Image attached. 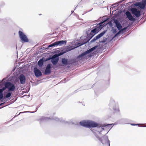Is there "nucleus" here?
Instances as JSON below:
<instances>
[{
  "label": "nucleus",
  "instance_id": "nucleus-21",
  "mask_svg": "<svg viewBox=\"0 0 146 146\" xmlns=\"http://www.w3.org/2000/svg\"><path fill=\"white\" fill-rule=\"evenodd\" d=\"M56 46H61L63 44H65L66 43V40H60L55 42Z\"/></svg>",
  "mask_w": 146,
  "mask_h": 146
},
{
  "label": "nucleus",
  "instance_id": "nucleus-60",
  "mask_svg": "<svg viewBox=\"0 0 146 146\" xmlns=\"http://www.w3.org/2000/svg\"><path fill=\"white\" fill-rule=\"evenodd\" d=\"M145 10V11H146V10Z\"/></svg>",
  "mask_w": 146,
  "mask_h": 146
},
{
  "label": "nucleus",
  "instance_id": "nucleus-16",
  "mask_svg": "<svg viewBox=\"0 0 146 146\" xmlns=\"http://www.w3.org/2000/svg\"><path fill=\"white\" fill-rule=\"evenodd\" d=\"M131 12L136 18L139 17L141 15V12L135 8H133L131 10Z\"/></svg>",
  "mask_w": 146,
  "mask_h": 146
},
{
  "label": "nucleus",
  "instance_id": "nucleus-56",
  "mask_svg": "<svg viewBox=\"0 0 146 146\" xmlns=\"http://www.w3.org/2000/svg\"><path fill=\"white\" fill-rule=\"evenodd\" d=\"M144 14V13H143L142 14H143V15Z\"/></svg>",
  "mask_w": 146,
  "mask_h": 146
},
{
  "label": "nucleus",
  "instance_id": "nucleus-57",
  "mask_svg": "<svg viewBox=\"0 0 146 146\" xmlns=\"http://www.w3.org/2000/svg\"><path fill=\"white\" fill-rule=\"evenodd\" d=\"M79 0L80 1H82V0Z\"/></svg>",
  "mask_w": 146,
  "mask_h": 146
},
{
  "label": "nucleus",
  "instance_id": "nucleus-23",
  "mask_svg": "<svg viewBox=\"0 0 146 146\" xmlns=\"http://www.w3.org/2000/svg\"><path fill=\"white\" fill-rule=\"evenodd\" d=\"M120 123L125 124H128L130 121L129 120L127 119L122 118L119 120Z\"/></svg>",
  "mask_w": 146,
  "mask_h": 146
},
{
  "label": "nucleus",
  "instance_id": "nucleus-50",
  "mask_svg": "<svg viewBox=\"0 0 146 146\" xmlns=\"http://www.w3.org/2000/svg\"><path fill=\"white\" fill-rule=\"evenodd\" d=\"M64 28H65V29H64V30H65V31H66V30H67V28L66 27H64Z\"/></svg>",
  "mask_w": 146,
  "mask_h": 146
},
{
  "label": "nucleus",
  "instance_id": "nucleus-5",
  "mask_svg": "<svg viewBox=\"0 0 146 146\" xmlns=\"http://www.w3.org/2000/svg\"><path fill=\"white\" fill-rule=\"evenodd\" d=\"M113 22L115 24V27L120 31V34H122L128 31L127 27H125L122 28L119 21L117 19H113Z\"/></svg>",
  "mask_w": 146,
  "mask_h": 146
},
{
  "label": "nucleus",
  "instance_id": "nucleus-19",
  "mask_svg": "<svg viewBox=\"0 0 146 146\" xmlns=\"http://www.w3.org/2000/svg\"><path fill=\"white\" fill-rule=\"evenodd\" d=\"M19 79L21 84H24L25 83L26 79L24 75L23 74L20 75L19 76Z\"/></svg>",
  "mask_w": 146,
  "mask_h": 146
},
{
  "label": "nucleus",
  "instance_id": "nucleus-28",
  "mask_svg": "<svg viewBox=\"0 0 146 146\" xmlns=\"http://www.w3.org/2000/svg\"><path fill=\"white\" fill-rule=\"evenodd\" d=\"M65 52H64L61 50L60 51L57 53H56L55 54L56 55V56H57L58 58H59V56L62 55Z\"/></svg>",
  "mask_w": 146,
  "mask_h": 146
},
{
  "label": "nucleus",
  "instance_id": "nucleus-25",
  "mask_svg": "<svg viewBox=\"0 0 146 146\" xmlns=\"http://www.w3.org/2000/svg\"><path fill=\"white\" fill-rule=\"evenodd\" d=\"M50 119H53V120H55L56 121H59L60 122H64L65 123H68V121H65L64 120H62V118H59L57 117H54L53 118H50Z\"/></svg>",
  "mask_w": 146,
  "mask_h": 146
},
{
  "label": "nucleus",
  "instance_id": "nucleus-48",
  "mask_svg": "<svg viewBox=\"0 0 146 146\" xmlns=\"http://www.w3.org/2000/svg\"><path fill=\"white\" fill-rule=\"evenodd\" d=\"M4 103H5V102H4V103H1V104H0V106H1L3 104H4Z\"/></svg>",
  "mask_w": 146,
  "mask_h": 146
},
{
  "label": "nucleus",
  "instance_id": "nucleus-12",
  "mask_svg": "<svg viewBox=\"0 0 146 146\" xmlns=\"http://www.w3.org/2000/svg\"><path fill=\"white\" fill-rule=\"evenodd\" d=\"M52 68L53 69H55L52 66L51 64L50 63H48L45 67L44 72L43 73L44 74L48 75L50 74L51 72V70Z\"/></svg>",
  "mask_w": 146,
  "mask_h": 146
},
{
  "label": "nucleus",
  "instance_id": "nucleus-13",
  "mask_svg": "<svg viewBox=\"0 0 146 146\" xmlns=\"http://www.w3.org/2000/svg\"><path fill=\"white\" fill-rule=\"evenodd\" d=\"M107 30H105L100 34H98L96 36L94 37L89 42V44L95 42L96 40L101 38L107 32Z\"/></svg>",
  "mask_w": 146,
  "mask_h": 146
},
{
  "label": "nucleus",
  "instance_id": "nucleus-47",
  "mask_svg": "<svg viewBox=\"0 0 146 146\" xmlns=\"http://www.w3.org/2000/svg\"><path fill=\"white\" fill-rule=\"evenodd\" d=\"M77 92V90H76L74 91V93H76Z\"/></svg>",
  "mask_w": 146,
  "mask_h": 146
},
{
  "label": "nucleus",
  "instance_id": "nucleus-6",
  "mask_svg": "<svg viewBox=\"0 0 146 146\" xmlns=\"http://www.w3.org/2000/svg\"><path fill=\"white\" fill-rule=\"evenodd\" d=\"M49 59L52 63V66L54 68H56L59 67V65H60V63H58L59 58H58L54 54L50 57Z\"/></svg>",
  "mask_w": 146,
  "mask_h": 146
},
{
  "label": "nucleus",
  "instance_id": "nucleus-53",
  "mask_svg": "<svg viewBox=\"0 0 146 146\" xmlns=\"http://www.w3.org/2000/svg\"><path fill=\"white\" fill-rule=\"evenodd\" d=\"M146 21V18L144 20V22H145Z\"/></svg>",
  "mask_w": 146,
  "mask_h": 146
},
{
  "label": "nucleus",
  "instance_id": "nucleus-18",
  "mask_svg": "<svg viewBox=\"0 0 146 146\" xmlns=\"http://www.w3.org/2000/svg\"><path fill=\"white\" fill-rule=\"evenodd\" d=\"M80 125L84 127L89 128V120L87 121L83 120L79 122Z\"/></svg>",
  "mask_w": 146,
  "mask_h": 146
},
{
  "label": "nucleus",
  "instance_id": "nucleus-55",
  "mask_svg": "<svg viewBox=\"0 0 146 146\" xmlns=\"http://www.w3.org/2000/svg\"><path fill=\"white\" fill-rule=\"evenodd\" d=\"M125 5V4H123V6H124V5Z\"/></svg>",
  "mask_w": 146,
  "mask_h": 146
},
{
  "label": "nucleus",
  "instance_id": "nucleus-10",
  "mask_svg": "<svg viewBox=\"0 0 146 146\" xmlns=\"http://www.w3.org/2000/svg\"><path fill=\"white\" fill-rule=\"evenodd\" d=\"M114 125V124L113 123H104V124H99V126H98V128H101V130H104L105 129L104 127H105L106 129L107 128L108 129L110 128V130L113 127Z\"/></svg>",
  "mask_w": 146,
  "mask_h": 146
},
{
  "label": "nucleus",
  "instance_id": "nucleus-44",
  "mask_svg": "<svg viewBox=\"0 0 146 146\" xmlns=\"http://www.w3.org/2000/svg\"><path fill=\"white\" fill-rule=\"evenodd\" d=\"M97 132H98L99 134L100 135H101L102 133H101V132H102V130H100V131H97Z\"/></svg>",
  "mask_w": 146,
  "mask_h": 146
},
{
  "label": "nucleus",
  "instance_id": "nucleus-29",
  "mask_svg": "<svg viewBox=\"0 0 146 146\" xmlns=\"http://www.w3.org/2000/svg\"><path fill=\"white\" fill-rule=\"evenodd\" d=\"M4 90V88H0V100L3 98V91Z\"/></svg>",
  "mask_w": 146,
  "mask_h": 146
},
{
  "label": "nucleus",
  "instance_id": "nucleus-8",
  "mask_svg": "<svg viewBox=\"0 0 146 146\" xmlns=\"http://www.w3.org/2000/svg\"><path fill=\"white\" fill-rule=\"evenodd\" d=\"M98 47V45H96L86 50V52L88 55V56L90 58L93 56H95L97 53L98 52V51L95 50Z\"/></svg>",
  "mask_w": 146,
  "mask_h": 146
},
{
  "label": "nucleus",
  "instance_id": "nucleus-30",
  "mask_svg": "<svg viewBox=\"0 0 146 146\" xmlns=\"http://www.w3.org/2000/svg\"><path fill=\"white\" fill-rule=\"evenodd\" d=\"M111 31L113 34H115L117 33V30L116 28H114L113 27L112 28H111Z\"/></svg>",
  "mask_w": 146,
  "mask_h": 146
},
{
  "label": "nucleus",
  "instance_id": "nucleus-14",
  "mask_svg": "<svg viewBox=\"0 0 146 146\" xmlns=\"http://www.w3.org/2000/svg\"><path fill=\"white\" fill-rule=\"evenodd\" d=\"M135 5L143 10L144 9L145 7L146 6V0H141L140 2L136 3Z\"/></svg>",
  "mask_w": 146,
  "mask_h": 146
},
{
  "label": "nucleus",
  "instance_id": "nucleus-22",
  "mask_svg": "<svg viewBox=\"0 0 146 146\" xmlns=\"http://www.w3.org/2000/svg\"><path fill=\"white\" fill-rule=\"evenodd\" d=\"M50 119V117L41 116L38 120L39 121L40 123L41 124L42 122L47 121Z\"/></svg>",
  "mask_w": 146,
  "mask_h": 146
},
{
  "label": "nucleus",
  "instance_id": "nucleus-52",
  "mask_svg": "<svg viewBox=\"0 0 146 146\" xmlns=\"http://www.w3.org/2000/svg\"><path fill=\"white\" fill-rule=\"evenodd\" d=\"M71 14L72 13L74 12V11H71Z\"/></svg>",
  "mask_w": 146,
  "mask_h": 146
},
{
  "label": "nucleus",
  "instance_id": "nucleus-4",
  "mask_svg": "<svg viewBox=\"0 0 146 146\" xmlns=\"http://www.w3.org/2000/svg\"><path fill=\"white\" fill-rule=\"evenodd\" d=\"M88 55L86 51L84 52L79 54L78 56L73 58L75 60L76 62L75 63V64H77L78 63V62L80 61H83L85 59H87L90 58L88 56Z\"/></svg>",
  "mask_w": 146,
  "mask_h": 146
},
{
  "label": "nucleus",
  "instance_id": "nucleus-41",
  "mask_svg": "<svg viewBox=\"0 0 146 146\" xmlns=\"http://www.w3.org/2000/svg\"><path fill=\"white\" fill-rule=\"evenodd\" d=\"M120 31H119V32H117V33H116V34L118 36H120Z\"/></svg>",
  "mask_w": 146,
  "mask_h": 146
},
{
  "label": "nucleus",
  "instance_id": "nucleus-11",
  "mask_svg": "<svg viewBox=\"0 0 146 146\" xmlns=\"http://www.w3.org/2000/svg\"><path fill=\"white\" fill-rule=\"evenodd\" d=\"M5 87L8 89L9 91H13L15 89V87L13 83L10 82H6L4 83Z\"/></svg>",
  "mask_w": 146,
  "mask_h": 146
},
{
  "label": "nucleus",
  "instance_id": "nucleus-49",
  "mask_svg": "<svg viewBox=\"0 0 146 146\" xmlns=\"http://www.w3.org/2000/svg\"><path fill=\"white\" fill-rule=\"evenodd\" d=\"M92 87H90V88H86L85 89H89V88H92Z\"/></svg>",
  "mask_w": 146,
  "mask_h": 146
},
{
  "label": "nucleus",
  "instance_id": "nucleus-33",
  "mask_svg": "<svg viewBox=\"0 0 146 146\" xmlns=\"http://www.w3.org/2000/svg\"><path fill=\"white\" fill-rule=\"evenodd\" d=\"M119 5V4L118 3H115L112 4V5L111 6V8H114L116 7H117Z\"/></svg>",
  "mask_w": 146,
  "mask_h": 146
},
{
  "label": "nucleus",
  "instance_id": "nucleus-2",
  "mask_svg": "<svg viewBox=\"0 0 146 146\" xmlns=\"http://www.w3.org/2000/svg\"><path fill=\"white\" fill-rule=\"evenodd\" d=\"M61 63H60V65H59V67L61 66H64L69 68L71 66L75 64V63L76 62L75 60L73 58L68 59L65 57L62 58L61 59Z\"/></svg>",
  "mask_w": 146,
  "mask_h": 146
},
{
  "label": "nucleus",
  "instance_id": "nucleus-35",
  "mask_svg": "<svg viewBox=\"0 0 146 146\" xmlns=\"http://www.w3.org/2000/svg\"><path fill=\"white\" fill-rule=\"evenodd\" d=\"M5 5V3L3 2H0V8L3 7ZM1 12V10L0 9V13Z\"/></svg>",
  "mask_w": 146,
  "mask_h": 146
},
{
  "label": "nucleus",
  "instance_id": "nucleus-34",
  "mask_svg": "<svg viewBox=\"0 0 146 146\" xmlns=\"http://www.w3.org/2000/svg\"><path fill=\"white\" fill-rule=\"evenodd\" d=\"M12 93L11 92L8 93L6 95V98H10L11 95Z\"/></svg>",
  "mask_w": 146,
  "mask_h": 146
},
{
  "label": "nucleus",
  "instance_id": "nucleus-32",
  "mask_svg": "<svg viewBox=\"0 0 146 146\" xmlns=\"http://www.w3.org/2000/svg\"><path fill=\"white\" fill-rule=\"evenodd\" d=\"M107 38H106L104 37L103 40L101 41H99V43H104L106 42Z\"/></svg>",
  "mask_w": 146,
  "mask_h": 146
},
{
  "label": "nucleus",
  "instance_id": "nucleus-9",
  "mask_svg": "<svg viewBox=\"0 0 146 146\" xmlns=\"http://www.w3.org/2000/svg\"><path fill=\"white\" fill-rule=\"evenodd\" d=\"M18 34L19 37L22 43L28 42L29 39L26 35L22 31H19Z\"/></svg>",
  "mask_w": 146,
  "mask_h": 146
},
{
  "label": "nucleus",
  "instance_id": "nucleus-24",
  "mask_svg": "<svg viewBox=\"0 0 146 146\" xmlns=\"http://www.w3.org/2000/svg\"><path fill=\"white\" fill-rule=\"evenodd\" d=\"M108 20V19L106 18H105L104 19V20L103 21L101 22L100 23H98L97 24V25L96 26H94L92 28V29H94V28L95 27V26H97V27H98V26H100L101 27H102V28L101 29V30L102 29V28H103L104 26V25H103V24H102V23L103 22H106V21H107Z\"/></svg>",
  "mask_w": 146,
  "mask_h": 146
},
{
  "label": "nucleus",
  "instance_id": "nucleus-15",
  "mask_svg": "<svg viewBox=\"0 0 146 146\" xmlns=\"http://www.w3.org/2000/svg\"><path fill=\"white\" fill-rule=\"evenodd\" d=\"M99 124L95 121L89 120V128L97 127L98 128Z\"/></svg>",
  "mask_w": 146,
  "mask_h": 146
},
{
  "label": "nucleus",
  "instance_id": "nucleus-1",
  "mask_svg": "<svg viewBox=\"0 0 146 146\" xmlns=\"http://www.w3.org/2000/svg\"><path fill=\"white\" fill-rule=\"evenodd\" d=\"M97 27L95 26L94 29H92L90 32L89 33L90 30H89L86 32V36H82L80 38L81 40L83 39L84 40L81 41L79 42H76L74 45L76 48L80 46H81L89 42L90 40L96 34H97L100 30L102 27H101L100 26Z\"/></svg>",
  "mask_w": 146,
  "mask_h": 146
},
{
  "label": "nucleus",
  "instance_id": "nucleus-43",
  "mask_svg": "<svg viewBox=\"0 0 146 146\" xmlns=\"http://www.w3.org/2000/svg\"><path fill=\"white\" fill-rule=\"evenodd\" d=\"M41 49L43 50H45L46 49H47V48H46L45 47H43L41 48Z\"/></svg>",
  "mask_w": 146,
  "mask_h": 146
},
{
  "label": "nucleus",
  "instance_id": "nucleus-39",
  "mask_svg": "<svg viewBox=\"0 0 146 146\" xmlns=\"http://www.w3.org/2000/svg\"><path fill=\"white\" fill-rule=\"evenodd\" d=\"M130 124L132 126H137L139 125L138 123H131Z\"/></svg>",
  "mask_w": 146,
  "mask_h": 146
},
{
  "label": "nucleus",
  "instance_id": "nucleus-17",
  "mask_svg": "<svg viewBox=\"0 0 146 146\" xmlns=\"http://www.w3.org/2000/svg\"><path fill=\"white\" fill-rule=\"evenodd\" d=\"M33 72L37 78H39L42 75V74L41 71L36 67L34 68Z\"/></svg>",
  "mask_w": 146,
  "mask_h": 146
},
{
  "label": "nucleus",
  "instance_id": "nucleus-7",
  "mask_svg": "<svg viewBox=\"0 0 146 146\" xmlns=\"http://www.w3.org/2000/svg\"><path fill=\"white\" fill-rule=\"evenodd\" d=\"M109 105V109L111 110H113L114 112H117L119 111L118 105L117 104L115 103L113 99H110Z\"/></svg>",
  "mask_w": 146,
  "mask_h": 146
},
{
  "label": "nucleus",
  "instance_id": "nucleus-38",
  "mask_svg": "<svg viewBox=\"0 0 146 146\" xmlns=\"http://www.w3.org/2000/svg\"><path fill=\"white\" fill-rule=\"evenodd\" d=\"M118 36L115 34V35H114L113 37L110 40V41H111L114 38H115L117 37Z\"/></svg>",
  "mask_w": 146,
  "mask_h": 146
},
{
  "label": "nucleus",
  "instance_id": "nucleus-37",
  "mask_svg": "<svg viewBox=\"0 0 146 146\" xmlns=\"http://www.w3.org/2000/svg\"><path fill=\"white\" fill-rule=\"evenodd\" d=\"M68 81V80H67V78H65L64 79V80H62L61 82H60V83H65Z\"/></svg>",
  "mask_w": 146,
  "mask_h": 146
},
{
  "label": "nucleus",
  "instance_id": "nucleus-40",
  "mask_svg": "<svg viewBox=\"0 0 146 146\" xmlns=\"http://www.w3.org/2000/svg\"><path fill=\"white\" fill-rule=\"evenodd\" d=\"M110 82L109 80H108V81L106 82V85L107 87H108L109 85Z\"/></svg>",
  "mask_w": 146,
  "mask_h": 146
},
{
  "label": "nucleus",
  "instance_id": "nucleus-54",
  "mask_svg": "<svg viewBox=\"0 0 146 146\" xmlns=\"http://www.w3.org/2000/svg\"><path fill=\"white\" fill-rule=\"evenodd\" d=\"M92 132H93V133H94V132L92 130Z\"/></svg>",
  "mask_w": 146,
  "mask_h": 146
},
{
  "label": "nucleus",
  "instance_id": "nucleus-36",
  "mask_svg": "<svg viewBox=\"0 0 146 146\" xmlns=\"http://www.w3.org/2000/svg\"><path fill=\"white\" fill-rule=\"evenodd\" d=\"M109 27H110L111 28L113 27V24L111 22H110L108 23Z\"/></svg>",
  "mask_w": 146,
  "mask_h": 146
},
{
  "label": "nucleus",
  "instance_id": "nucleus-31",
  "mask_svg": "<svg viewBox=\"0 0 146 146\" xmlns=\"http://www.w3.org/2000/svg\"><path fill=\"white\" fill-rule=\"evenodd\" d=\"M56 46V43L55 42H54L52 44L49 45L47 47V49H49V48L51 47H55Z\"/></svg>",
  "mask_w": 146,
  "mask_h": 146
},
{
  "label": "nucleus",
  "instance_id": "nucleus-58",
  "mask_svg": "<svg viewBox=\"0 0 146 146\" xmlns=\"http://www.w3.org/2000/svg\"><path fill=\"white\" fill-rule=\"evenodd\" d=\"M19 80H17V82H18Z\"/></svg>",
  "mask_w": 146,
  "mask_h": 146
},
{
  "label": "nucleus",
  "instance_id": "nucleus-42",
  "mask_svg": "<svg viewBox=\"0 0 146 146\" xmlns=\"http://www.w3.org/2000/svg\"><path fill=\"white\" fill-rule=\"evenodd\" d=\"M7 78H4L1 80H0V83H1L4 80H6Z\"/></svg>",
  "mask_w": 146,
  "mask_h": 146
},
{
  "label": "nucleus",
  "instance_id": "nucleus-51",
  "mask_svg": "<svg viewBox=\"0 0 146 146\" xmlns=\"http://www.w3.org/2000/svg\"><path fill=\"white\" fill-rule=\"evenodd\" d=\"M25 112H31V113H34V112H30L29 111H26Z\"/></svg>",
  "mask_w": 146,
  "mask_h": 146
},
{
  "label": "nucleus",
  "instance_id": "nucleus-59",
  "mask_svg": "<svg viewBox=\"0 0 146 146\" xmlns=\"http://www.w3.org/2000/svg\"><path fill=\"white\" fill-rule=\"evenodd\" d=\"M84 14H82V15H84Z\"/></svg>",
  "mask_w": 146,
  "mask_h": 146
},
{
  "label": "nucleus",
  "instance_id": "nucleus-46",
  "mask_svg": "<svg viewBox=\"0 0 146 146\" xmlns=\"http://www.w3.org/2000/svg\"><path fill=\"white\" fill-rule=\"evenodd\" d=\"M40 107L39 106H38L37 107V108H36V111L38 110V108H39V107Z\"/></svg>",
  "mask_w": 146,
  "mask_h": 146
},
{
  "label": "nucleus",
  "instance_id": "nucleus-26",
  "mask_svg": "<svg viewBox=\"0 0 146 146\" xmlns=\"http://www.w3.org/2000/svg\"><path fill=\"white\" fill-rule=\"evenodd\" d=\"M76 49L74 45H72L68 47L66 49V52H68Z\"/></svg>",
  "mask_w": 146,
  "mask_h": 146
},
{
  "label": "nucleus",
  "instance_id": "nucleus-27",
  "mask_svg": "<svg viewBox=\"0 0 146 146\" xmlns=\"http://www.w3.org/2000/svg\"><path fill=\"white\" fill-rule=\"evenodd\" d=\"M44 63V61L42 58L40 59L38 62V64L40 67L42 66Z\"/></svg>",
  "mask_w": 146,
  "mask_h": 146
},
{
  "label": "nucleus",
  "instance_id": "nucleus-45",
  "mask_svg": "<svg viewBox=\"0 0 146 146\" xmlns=\"http://www.w3.org/2000/svg\"><path fill=\"white\" fill-rule=\"evenodd\" d=\"M78 19L80 20H81V21H83V20L82 19H80L79 17V16H78Z\"/></svg>",
  "mask_w": 146,
  "mask_h": 146
},
{
  "label": "nucleus",
  "instance_id": "nucleus-20",
  "mask_svg": "<svg viewBox=\"0 0 146 146\" xmlns=\"http://www.w3.org/2000/svg\"><path fill=\"white\" fill-rule=\"evenodd\" d=\"M126 16L129 20L132 21H134L135 20V19L131 15V13L129 12L126 13Z\"/></svg>",
  "mask_w": 146,
  "mask_h": 146
},
{
  "label": "nucleus",
  "instance_id": "nucleus-3",
  "mask_svg": "<svg viewBox=\"0 0 146 146\" xmlns=\"http://www.w3.org/2000/svg\"><path fill=\"white\" fill-rule=\"evenodd\" d=\"M109 131L105 135H103L102 137H100L97 135H95L96 137L103 145L107 144L108 146H110V141L108 139V137L107 134L108 133Z\"/></svg>",
  "mask_w": 146,
  "mask_h": 146
}]
</instances>
